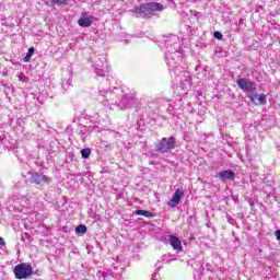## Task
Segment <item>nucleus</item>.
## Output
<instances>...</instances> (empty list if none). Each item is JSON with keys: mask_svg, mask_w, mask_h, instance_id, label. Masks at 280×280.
<instances>
[{"mask_svg": "<svg viewBox=\"0 0 280 280\" xmlns=\"http://www.w3.org/2000/svg\"><path fill=\"white\" fill-rule=\"evenodd\" d=\"M170 244L174 250H183V242H180V238L174 235L168 236Z\"/></svg>", "mask_w": 280, "mask_h": 280, "instance_id": "8", "label": "nucleus"}, {"mask_svg": "<svg viewBox=\"0 0 280 280\" xmlns=\"http://www.w3.org/2000/svg\"><path fill=\"white\" fill-rule=\"evenodd\" d=\"M250 97V101L253 102V104H255L256 106H261L264 104H266V95L265 94H254Z\"/></svg>", "mask_w": 280, "mask_h": 280, "instance_id": "10", "label": "nucleus"}, {"mask_svg": "<svg viewBox=\"0 0 280 280\" xmlns=\"http://www.w3.org/2000/svg\"><path fill=\"white\" fill-rule=\"evenodd\" d=\"M34 51H36V49L34 48V46L28 48V51L26 54V56L24 57V62H30L32 60V56H34Z\"/></svg>", "mask_w": 280, "mask_h": 280, "instance_id": "12", "label": "nucleus"}, {"mask_svg": "<svg viewBox=\"0 0 280 280\" xmlns=\"http://www.w3.org/2000/svg\"><path fill=\"white\" fill-rule=\"evenodd\" d=\"M0 246H5V240H3V237L0 236Z\"/></svg>", "mask_w": 280, "mask_h": 280, "instance_id": "18", "label": "nucleus"}, {"mask_svg": "<svg viewBox=\"0 0 280 280\" xmlns=\"http://www.w3.org/2000/svg\"><path fill=\"white\" fill-rule=\"evenodd\" d=\"M54 5H62V3H67V0H52Z\"/></svg>", "mask_w": 280, "mask_h": 280, "instance_id": "16", "label": "nucleus"}, {"mask_svg": "<svg viewBox=\"0 0 280 280\" xmlns=\"http://www.w3.org/2000/svg\"><path fill=\"white\" fill-rule=\"evenodd\" d=\"M136 215H143L144 218H154V213L148 210H136Z\"/></svg>", "mask_w": 280, "mask_h": 280, "instance_id": "11", "label": "nucleus"}, {"mask_svg": "<svg viewBox=\"0 0 280 280\" xmlns=\"http://www.w3.org/2000/svg\"><path fill=\"white\" fill-rule=\"evenodd\" d=\"M93 15H88L86 12H83L78 20V25H80V27H91V25H93Z\"/></svg>", "mask_w": 280, "mask_h": 280, "instance_id": "6", "label": "nucleus"}, {"mask_svg": "<svg viewBox=\"0 0 280 280\" xmlns=\"http://www.w3.org/2000/svg\"><path fill=\"white\" fill-rule=\"evenodd\" d=\"M81 156H82V159H89V156H91V149L90 148L82 149Z\"/></svg>", "mask_w": 280, "mask_h": 280, "instance_id": "13", "label": "nucleus"}, {"mask_svg": "<svg viewBox=\"0 0 280 280\" xmlns=\"http://www.w3.org/2000/svg\"><path fill=\"white\" fill-rule=\"evenodd\" d=\"M75 233H82V235H84V233H86V225L84 224H80L75 228Z\"/></svg>", "mask_w": 280, "mask_h": 280, "instance_id": "14", "label": "nucleus"}, {"mask_svg": "<svg viewBox=\"0 0 280 280\" xmlns=\"http://www.w3.org/2000/svg\"><path fill=\"white\" fill-rule=\"evenodd\" d=\"M13 272L15 275V279L23 280L30 279L34 270L32 268V265L22 262L14 267Z\"/></svg>", "mask_w": 280, "mask_h": 280, "instance_id": "2", "label": "nucleus"}, {"mask_svg": "<svg viewBox=\"0 0 280 280\" xmlns=\"http://www.w3.org/2000/svg\"><path fill=\"white\" fill-rule=\"evenodd\" d=\"M174 148H176V141L174 140V137L161 139L159 147L160 152H170V150H174Z\"/></svg>", "mask_w": 280, "mask_h": 280, "instance_id": "4", "label": "nucleus"}, {"mask_svg": "<svg viewBox=\"0 0 280 280\" xmlns=\"http://www.w3.org/2000/svg\"><path fill=\"white\" fill-rule=\"evenodd\" d=\"M50 178L46 175L40 176L38 173H33L31 175V183L34 185H40V183H50Z\"/></svg>", "mask_w": 280, "mask_h": 280, "instance_id": "7", "label": "nucleus"}, {"mask_svg": "<svg viewBox=\"0 0 280 280\" xmlns=\"http://www.w3.org/2000/svg\"><path fill=\"white\" fill-rule=\"evenodd\" d=\"M213 36H214V38H217V40H222V38H223L222 33H220V32H218V31H215V32L213 33Z\"/></svg>", "mask_w": 280, "mask_h": 280, "instance_id": "15", "label": "nucleus"}, {"mask_svg": "<svg viewBox=\"0 0 280 280\" xmlns=\"http://www.w3.org/2000/svg\"><path fill=\"white\" fill-rule=\"evenodd\" d=\"M165 10V7L159 2H147L135 8L133 12L137 19H152L156 12Z\"/></svg>", "mask_w": 280, "mask_h": 280, "instance_id": "1", "label": "nucleus"}, {"mask_svg": "<svg viewBox=\"0 0 280 280\" xmlns=\"http://www.w3.org/2000/svg\"><path fill=\"white\" fill-rule=\"evenodd\" d=\"M183 196H185V191L183 189H176L171 200L167 202L168 207H178V202L183 200Z\"/></svg>", "mask_w": 280, "mask_h": 280, "instance_id": "5", "label": "nucleus"}, {"mask_svg": "<svg viewBox=\"0 0 280 280\" xmlns=\"http://www.w3.org/2000/svg\"><path fill=\"white\" fill-rule=\"evenodd\" d=\"M275 235H276L277 240L280 242V230H277L275 232Z\"/></svg>", "mask_w": 280, "mask_h": 280, "instance_id": "17", "label": "nucleus"}, {"mask_svg": "<svg viewBox=\"0 0 280 280\" xmlns=\"http://www.w3.org/2000/svg\"><path fill=\"white\" fill-rule=\"evenodd\" d=\"M218 177L220 180H235V172L231 170L219 172Z\"/></svg>", "mask_w": 280, "mask_h": 280, "instance_id": "9", "label": "nucleus"}, {"mask_svg": "<svg viewBox=\"0 0 280 280\" xmlns=\"http://www.w3.org/2000/svg\"><path fill=\"white\" fill-rule=\"evenodd\" d=\"M236 84L241 91H246L248 93H253L257 91V83L248 79L240 78L236 80Z\"/></svg>", "mask_w": 280, "mask_h": 280, "instance_id": "3", "label": "nucleus"}]
</instances>
